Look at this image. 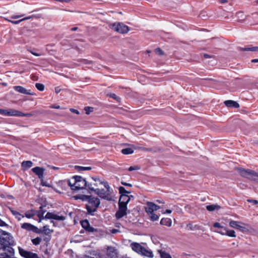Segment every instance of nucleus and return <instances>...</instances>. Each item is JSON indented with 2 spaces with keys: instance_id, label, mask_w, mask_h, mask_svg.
Instances as JSON below:
<instances>
[{
  "instance_id": "nucleus-38",
  "label": "nucleus",
  "mask_w": 258,
  "mask_h": 258,
  "mask_svg": "<svg viewBox=\"0 0 258 258\" xmlns=\"http://www.w3.org/2000/svg\"><path fill=\"white\" fill-rule=\"evenodd\" d=\"M36 88L39 91H42L44 89V86L42 84L36 83L35 84Z\"/></svg>"
},
{
  "instance_id": "nucleus-64",
  "label": "nucleus",
  "mask_w": 258,
  "mask_h": 258,
  "mask_svg": "<svg viewBox=\"0 0 258 258\" xmlns=\"http://www.w3.org/2000/svg\"><path fill=\"white\" fill-rule=\"evenodd\" d=\"M252 62H258V59H254L251 60Z\"/></svg>"
},
{
  "instance_id": "nucleus-22",
  "label": "nucleus",
  "mask_w": 258,
  "mask_h": 258,
  "mask_svg": "<svg viewBox=\"0 0 258 258\" xmlns=\"http://www.w3.org/2000/svg\"><path fill=\"white\" fill-rule=\"evenodd\" d=\"M160 224L162 225L170 227L171 226L172 221L169 218H162L160 221Z\"/></svg>"
},
{
  "instance_id": "nucleus-13",
  "label": "nucleus",
  "mask_w": 258,
  "mask_h": 258,
  "mask_svg": "<svg viewBox=\"0 0 258 258\" xmlns=\"http://www.w3.org/2000/svg\"><path fill=\"white\" fill-rule=\"evenodd\" d=\"M160 208V207L152 202H148L145 207V211L148 214L153 213Z\"/></svg>"
},
{
  "instance_id": "nucleus-41",
  "label": "nucleus",
  "mask_w": 258,
  "mask_h": 258,
  "mask_svg": "<svg viewBox=\"0 0 258 258\" xmlns=\"http://www.w3.org/2000/svg\"><path fill=\"white\" fill-rule=\"evenodd\" d=\"M54 214L53 213L48 212L45 216L44 219H52Z\"/></svg>"
},
{
  "instance_id": "nucleus-42",
  "label": "nucleus",
  "mask_w": 258,
  "mask_h": 258,
  "mask_svg": "<svg viewBox=\"0 0 258 258\" xmlns=\"http://www.w3.org/2000/svg\"><path fill=\"white\" fill-rule=\"evenodd\" d=\"M84 110L87 114H89L90 112L93 111V108L91 107H85Z\"/></svg>"
},
{
  "instance_id": "nucleus-40",
  "label": "nucleus",
  "mask_w": 258,
  "mask_h": 258,
  "mask_svg": "<svg viewBox=\"0 0 258 258\" xmlns=\"http://www.w3.org/2000/svg\"><path fill=\"white\" fill-rule=\"evenodd\" d=\"M76 168L78 169L79 171L89 170L91 169L90 167L77 166Z\"/></svg>"
},
{
  "instance_id": "nucleus-52",
  "label": "nucleus",
  "mask_w": 258,
  "mask_h": 258,
  "mask_svg": "<svg viewBox=\"0 0 258 258\" xmlns=\"http://www.w3.org/2000/svg\"><path fill=\"white\" fill-rule=\"evenodd\" d=\"M33 216V214H31L29 212H27L25 213V216L28 218H30L32 217Z\"/></svg>"
},
{
  "instance_id": "nucleus-16",
  "label": "nucleus",
  "mask_w": 258,
  "mask_h": 258,
  "mask_svg": "<svg viewBox=\"0 0 258 258\" xmlns=\"http://www.w3.org/2000/svg\"><path fill=\"white\" fill-rule=\"evenodd\" d=\"M14 89L22 94L33 95L34 93L31 92L30 90H27L21 86H15L13 87Z\"/></svg>"
},
{
  "instance_id": "nucleus-28",
  "label": "nucleus",
  "mask_w": 258,
  "mask_h": 258,
  "mask_svg": "<svg viewBox=\"0 0 258 258\" xmlns=\"http://www.w3.org/2000/svg\"><path fill=\"white\" fill-rule=\"evenodd\" d=\"M239 49L241 51H258V47L255 46L251 47L240 48Z\"/></svg>"
},
{
  "instance_id": "nucleus-43",
  "label": "nucleus",
  "mask_w": 258,
  "mask_h": 258,
  "mask_svg": "<svg viewBox=\"0 0 258 258\" xmlns=\"http://www.w3.org/2000/svg\"><path fill=\"white\" fill-rule=\"evenodd\" d=\"M155 52L158 55H164L163 51L160 48H157L155 49Z\"/></svg>"
},
{
  "instance_id": "nucleus-48",
  "label": "nucleus",
  "mask_w": 258,
  "mask_h": 258,
  "mask_svg": "<svg viewBox=\"0 0 258 258\" xmlns=\"http://www.w3.org/2000/svg\"><path fill=\"white\" fill-rule=\"evenodd\" d=\"M247 201L249 203H252L253 205H256L258 204V201L255 200L248 199Z\"/></svg>"
},
{
  "instance_id": "nucleus-60",
  "label": "nucleus",
  "mask_w": 258,
  "mask_h": 258,
  "mask_svg": "<svg viewBox=\"0 0 258 258\" xmlns=\"http://www.w3.org/2000/svg\"><path fill=\"white\" fill-rule=\"evenodd\" d=\"M84 258H100V257L99 255L96 256V257H94L86 255L84 257Z\"/></svg>"
},
{
  "instance_id": "nucleus-53",
  "label": "nucleus",
  "mask_w": 258,
  "mask_h": 258,
  "mask_svg": "<svg viewBox=\"0 0 258 258\" xmlns=\"http://www.w3.org/2000/svg\"><path fill=\"white\" fill-rule=\"evenodd\" d=\"M50 108H55V109H60V108H61L60 106L59 105H51L50 106Z\"/></svg>"
},
{
  "instance_id": "nucleus-47",
  "label": "nucleus",
  "mask_w": 258,
  "mask_h": 258,
  "mask_svg": "<svg viewBox=\"0 0 258 258\" xmlns=\"http://www.w3.org/2000/svg\"><path fill=\"white\" fill-rule=\"evenodd\" d=\"M213 226L215 228H218L219 229L222 228L223 226H221V224L218 222H215L213 224Z\"/></svg>"
},
{
  "instance_id": "nucleus-10",
  "label": "nucleus",
  "mask_w": 258,
  "mask_h": 258,
  "mask_svg": "<svg viewBox=\"0 0 258 258\" xmlns=\"http://www.w3.org/2000/svg\"><path fill=\"white\" fill-rule=\"evenodd\" d=\"M105 188L106 189H99V188H98L97 190L94 192L101 198L106 199L107 200H110L111 199L110 197V187L108 188Z\"/></svg>"
},
{
  "instance_id": "nucleus-35",
  "label": "nucleus",
  "mask_w": 258,
  "mask_h": 258,
  "mask_svg": "<svg viewBox=\"0 0 258 258\" xmlns=\"http://www.w3.org/2000/svg\"><path fill=\"white\" fill-rule=\"evenodd\" d=\"M151 218V219L154 221H157L159 219V216L155 214V213H150L149 214H148Z\"/></svg>"
},
{
  "instance_id": "nucleus-62",
  "label": "nucleus",
  "mask_w": 258,
  "mask_h": 258,
  "mask_svg": "<svg viewBox=\"0 0 258 258\" xmlns=\"http://www.w3.org/2000/svg\"><path fill=\"white\" fill-rule=\"evenodd\" d=\"M171 213V210H166L165 213H167V214H170Z\"/></svg>"
},
{
  "instance_id": "nucleus-50",
  "label": "nucleus",
  "mask_w": 258,
  "mask_h": 258,
  "mask_svg": "<svg viewBox=\"0 0 258 258\" xmlns=\"http://www.w3.org/2000/svg\"><path fill=\"white\" fill-rule=\"evenodd\" d=\"M86 230H87L89 232H93L95 230V229L94 228L90 226V225H89V227L87 228H86Z\"/></svg>"
},
{
  "instance_id": "nucleus-55",
  "label": "nucleus",
  "mask_w": 258,
  "mask_h": 258,
  "mask_svg": "<svg viewBox=\"0 0 258 258\" xmlns=\"http://www.w3.org/2000/svg\"><path fill=\"white\" fill-rule=\"evenodd\" d=\"M61 91V89L59 87L55 88V92L56 94L59 93Z\"/></svg>"
},
{
  "instance_id": "nucleus-6",
  "label": "nucleus",
  "mask_w": 258,
  "mask_h": 258,
  "mask_svg": "<svg viewBox=\"0 0 258 258\" xmlns=\"http://www.w3.org/2000/svg\"><path fill=\"white\" fill-rule=\"evenodd\" d=\"M238 170L240 175L243 177L251 180H256L258 179V172L252 170L243 168H239Z\"/></svg>"
},
{
  "instance_id": "nucleus-26",
  "label": "nucleus",
  "mask_w": 258,
  "mask_h": 258,
  "mask_svg": "<svg viewBox=\"0 0 258 258\" xmlns=\"http://www.w3.org/2000/svg\"><path fill=\"white\" fill-rule=\"evenodd\" d=\"M220 207L218 205H211L207 206L206 209L209 211H213L215 210H219Z\"/></svg>"
},
{
  "instance_id": "nucleus-27",
  "label": "nucleus",
  "mask_w": 258,
  "mask_h": 258,
  "mask_svg": "<svg viewBox=\"0 0 258 258\" xmlns=\"http://www.w3.org/2000/svg\"><path fill=\"white\" fill-rule=\"evenodd\" d=\"M157 251L160 253L161 258H172L171 255L161 249H158Z\"/></svg>"
},
{
  "instance_id": "nucleus-9",
  "label": "nucleus",
  "mask_w": 258,
  "mask_h": 258,
  "mask_svg": "<svg viewBox=\"0 0 258 258\" xmlns=\"http://www.w3.org/2000/svg\"><path fill=\"white\" fill-rule=\"evenodd\" d=\"M229 225L231 227L238 229L242 232H245L248 231L247 225L240 222L231 220L229 222Z\"/></svg>"
},
{
  "instance_id": "nucleus-24",
  "label": "nucleus",
  "mask_w": 258,
  "mask_h": 258,
  "mask_svg": "<svg viewBox=\"0 0 258 258\" xmlns=\"http://www.w3.org/2000/svg\"><path fill=\"white\" fill-rule=\"evenodd\" d=\"M187 227H188L190 230H201V226L199 225H193L191 223H189L186 225Z\"/></svg>"
},
{
  "instance_id": "nucleus-31",
  "label": "nucleus",
  "mask_w": 258,
  "mask_h": 258,
  "mask_svg": "<svg viewBox=\"0 0 258 258\" xmlns=\"http://www.w3.org/2000/svg\"><path fill=\"white\" fill-rule=\"evenodd\" d=\"M133 152H134V151L131 148H125V149H123L121 150V153L124 155L131 154H132Z\"/></svg>"
},
{
  "instance_id": "nucleus-32",
  "label": "nucleus",
  "mask_w": 258,
  "mask_h": 258,
  "mask_svg": "<svg viewBox=\"0 0 258 258\" xmlns=\"http://www.w3.org/2000/svg\"><path fill=\"white\" fill-rule=\"evenodd\" d=\"M12 214L15 216V217L19 220H21V218H23L24 216L20 214L19 212L16 211L11 210Z\"/></svg>"
},
{
  "instance_id": "nucleus-39",
  "label": "nucleus",
  "mask_w": 258,
  "mask_h": 258,
  "mask_svg": "<svg viewBox=\"0 0 258 258\" xmlns=\"http://www.w3.org/2000/svg\"><path fill=\"white\" fill-rule=\"evenodd\" d=\"M81 224L82 227L85 229H86V228H87L90 225L88 221L87 220L83 221Z\"/></svg>"
},
{
  "instance_id": "nucleus-8",
  "label": "nucleus",
  "mask_w": 258,
  "mask_h": 258,
  "mask_svg": "<svg viewBox=\"0 0 258 258\" xmlns=\"http://www.w3.org/2000/svg\"><path fill=\"white\" fill-rule=\"evenodd\" d=\"M110 28L121 34L127 33L130 31L129 27L122 23H114L110 26Z\"/></svg>"
},
{
  "instance_id": "nucleus-51",
  "label": "nucleus",
  "mask_w": 258,
  "mask_h": 258,
  "mask_svg": "<svg viewBox=\"0 0 258 258\" xmlns=\"http://www.w3.org/2000/svg\"><path fill=\"white\" fill-rule=\"evenodd\" d=\"M121 183L122 185H124V186H130V187L132 186V185L131 184L125 182L124 181H121Z\"/></svg>"
},
{
  "instance_id": "nucleus-1",
  "label": "nucleus",
  "mask_w": 258,
  "mask_h": 258,
  "mask_svg": "<svg viewBox=\"0 0 258 258\" xmlns=\"http://www.w3.org/2000/svg\"><path fill=\"white\" fill-rule=\"evenodd\" d=\"M68 184L73 190L85 188L88 185L86 180L81 176H74L72 180H68Z\"/></svg>"
},
{
  "instance_id": "nucleus-11",
  "label": "nucleus",
  "mask_w": 258,
  "mask_h": 258,
  "mask_svg": "<svg viewBox=\"0 0 258 258\" xmlns=\"http://www.w3.org/2000/svg\"><path fill=\"white\" fill-rule=\"evenodd\" d=\"M20 254L25 258H39L36 253L26 250L21 247H18Z\"/></svg>"
},
{
  "instance_id": "nucleus-3",
  "label": "nucleus",
  "mask_w": 258,
  "mask_h": 258,
  "mask_svg": "<svg viewBox=\"0 0 258 258\" xmlns=\"http://www.w3.org/2000/svg\"><path fill=\"white\" fill-rule=\"evenodd\" d=\"M131 247L134 251L140 254L150 258H153L154 256V254L151 250L146 248L139 243L133 242L131 244Z\"/></svg>"
},
{
  "instance_id": "nucleus-15",
  "label": "nucleus",
  "mask_w": 258,
  "mask_h": 258,
  "mask_svg": "<svg viewBox=\"0 0 258 258\" xmlns=\"http://www.w3.org/2000/svg\"><path fill=\"white\" fill-rule=\"evenodd\" d=\"M127 206L119 205V210L116 212L115 216L117 219H120L126 214Z\"/></svg>"
},
{
  "instance_id": "nucleus-19",
  "label": "nucleus",
  "mask_w": 258,
  "mask_h": 258,
  "mask_svg": "<svg viewBox=\"0 0 258 258\" xmlns=\"http://www.w3.org/2000/svg\"><path fill=\"white\" fill-rule=\"evenodd\" d=\"M32 170L40 179H42L43 178L44 170L43 168L36 167L32 168Z\"/></svg>"
},
{
  "instance_id": "nucleus-2",
  "label": "nucleus",
  "mask_w": 258,
  "mask_h": 258,
  "mask_svg": "<svg viewBox=\"0 0 258 258\" xmlns=\"http://www.w3.org/2000/svg\"><path fill=\"white\" fill-rule=\"evenodd\" d=\"M86 199L88 202L86 206L87 212L89 214L93 215L97 208L99 207L100 202L98 198L91 196H86Z\"/></svg>"
},
{
  "instance_id": "nucleus-21",
  "label": "nucleus",
  "mask_w": 258,
  "mask_h": 258,
  "mask_svg": "<svg viewBox=\"0 0 258 258\" xmlns=\"http://www.w3.org/2000/svg\"><path fill=\"white\" fill-rule=\"evenodd\" d=\"M33 165V163L31 161H25L22 162L21 166L23 170H26Z\"/></svg>"
},
{
  "instance_id": "nucleus-57",
  "label": "nucleus",
  "mask_w": 258,
  "mask_h": 258,
  "mask_svg": "<svg viewBox=\"0 0 258 258\" xmlns=\"http://www.w3.org/2000/svg\"><path fill=\"white\" fill-rule=\"evenodd\" d=\"M111 231V233H112V234H115V233H117V232H119V230H117V229H112Z\"/></svg>"
},
{
  "instance_id": "nucleus-36",
  "label": "nucleus",
  "mask_w": 258,
  "mask_h": 258,
  "mask_svg": "<svg viewBox=\"0 0 258 258\" xmlns=\"http://www.w3.org/2000/svg\"><path fill=\"white\" fill-rule=\"evenodd\" d=\"M224 229H225L226 230H228L227 228L223 226L222 228H221V229H220L216 231V232L222 235H225L226 234V232Z\"/></svg>"
},
{
  "instance_id": "nucleus-29",
  "label": "nucleus",
  "mask_w": 258,
  "mask_h": 258,
  "mask_svg": "<svg viewBox=\"0 0 258 258\" xmlns=\"http://www.w3.org/2000/svg\"><path fill=\"white\" fill-rule=\"evenodd\" d=\"M33 115V114L32 113H23L19 111L16 110V116H27L30 117Z\"/></svg>"
},
{
  "instance_id": "nucleus-61",
  "label": "nucleus",
  "mask_w": 258,
  "mask_h": 258,
  "mask_svg": "<svg viewBox=\"0 0 258 258\" xmlns=\"http://www.w3.org/2000/svg\"><path fill=\"white\" fill-rule=\"evenodd\" d=\"M32 18V16H29V17H25V18H23L22 20H23V21L24 20H28V19H30Z\"/></svg>"
},
{
  "instance_id": "nucleus-58",
  "label": "nucleus",
  "mask_w": 258,
  "mask_h": 258,
  "mask_svg": "<svg viewBox=\"0 0 258 258\" xmlns=\"http://www.w3.org/2000/svg\"><path fill=\"white\" fill-rule=\"evenodd\" d=\"M30 52L32 54H33V55H35V56H40V54L37 53H36V52H33V51H30Z\"/></svg>"
},
{
  "instance_id": "nucleus-25",
  "label": "nucleus",
  "mask_w": 258,
  "mask_h": 258,
  "mask_svg": "<svg viewBox=\"0 0 258 258\" xmlns=\"http://www.w3.org/2000/svg\"><path fill=\"white\" fill-rule=\"evenodd\" d=\"M42 232H43L45 235H48L53 232V230L50 229L47 225L44 226L43 227Z\"/></svg>"
},
{
  "instance_id": "nucleus-17",
  "label": "nucleus",
  "mask_w": 258,
  "mask_h": 258,
  "mask_svg": "<svg viewBox=\"0 0 258 258\" xmlns=\"http://www.w3.org/2000/svg\"><path fill=\"white\" fill-rule=\"evenodd\" d=\"M130 200V197L127 195H120L118 205H124L127 206V203Z\"/></svg>"
},
{
  "instance_id": "nucleus-46",
  "label": "nucleus",
  "mask_w": 258,
  "mask_h": 258,
  "mask_svg": "<svg viewBox=\"0 0 258 258\" xmlns=\"http://www.w3.org/2000/svg\"><path fill=\"white\" fill-rule=\"evenodd\" d=\"M110 96L111 98H113L114 99L116 100V101H117L118 102L120 101V100L121 99L119 97L117 96L115 94H111L110 95Z\"/></svg>"
},
{
  "instance_id": "nucleus-37",
  "label": "nucleus",
  "mask_w": 258,
  "mask_h": 258,
  "mask_svg": "<svg viewBox=\"0 0 258 258\" xmlns=\"http://www.w3.org/2000/svg\"><path fill=\"white\" fill-rule=\"evenodd\" d=\"M41 241V238L38 237L32 240V243L35 245L39 244Z\"/></svg>"
},
{
  "instance_id": "nucleus-14",
  "label": "nucleus",
  "mask_w": 258,
  "mask_h": 258,
  "mask_svg": "<svg viewBox=\"0 0 258 258\" xmlns=\"http://www.w3.org/2000/svg\"><path fill=\"white\" fill-rule=\"evenodd\" d=\"M106 254L109 258H118L117 250L114 247H107Z\"/></svg>"
},
{
  "instance_id": "nucleus-63",
  "label": "nucleus",
  "mask_w": 258,
  "mask_h": 258,
  "mask_svg": "<svg viewBox=\"0 0 258 258\" xmlns=\"http://www.w3.org/2000/svg\"><path fill=\"white\" fill-rule=\"evenodd\" d=\"M78 29L77 27H73L71 28V30L72 31H76Z\"/></svg>"
},
{
  "instance_id": "nucleus-33",
  "label": "nucleus",
  "mask_w": 258,
  "mask_h": 258,
  "mask_svg": "<svg viewBox=\"0 0 258 258\" xmlns=\"http://www.w3.org/2000/svg\"><path fill=\"white\" fill-rule=\"evenodd\" d=\"M119 192L121 194V195H127V194H130L131 192L127 191L124 187L122 186H120L118 188Z\"/></svg>"
},
{
  "instance_id": "nucleus-54",
  "label": "nucleus",
  "mask_w": 258,
  "mask_h": 258,
  "mask_svg": "<svg viewBox=\"0 0 258 258\" xmlns=\"http://www.w3.org/2000/svg\"><path fill=\"white\" fill-rule=\"evenodd\" d=\"M70 110H71V112H72L73 113H75L76 114H79V111L76 110V109H73V108H71V109H70Z\"/></svg>"
},
{
  "instance_id": "nucleus-7",
  "label": "nucleus",
  "mask_w": 258,
  "mask_h": 258,
  "mask_svg": "<svg viewBox=\"0 0 258 258\" xmlns=\"http://www.w3.org/2000/svg\"><path fill=\"white\" fill-rule=\"evenodd\" d=\"M14 250L11 246H6L0 243V258H11Z\"/></svg>"
},
{
  "instance_id": "nucleus-49",
  "label": "nucleus",
  "mask_w": 258,
  "mask_h": 258,
  "mask_svg": "<svg viewBox=\"0 0 258 258\" xmlns=\"http://www.w3.org/2000/svg\"><path fill=\"white\" fill-rule=\"evenodd\" d=\"M7 20L8 21H9V22H10L14 24H18L21 22L23 21V20H18V21H12V20H8V19H7Z\"/></svg>"
},
{
  "instance_id": "nucleus-56",
  "label": "nucleus",
  "mask_w": 258,
  "mask_h": 258,
  "mask_svg": "<svg viewBox=\"0 0 258 258\" xmlns=\"http://www.w3.org/2000/svg\"><path fill=\"white\" fill-rule=\"evenodd\" d=\"M23 15H15V16H13L11 17V18L12 19H18V18H19L21 17H22Z\"/></svg>"
},
{
  "instance_id": "nucleus-18",
  "label": "nucleus",
  "mask_w": 258,
  "mask_h": 258,
  "mask_svg": "<svg viewBox=\"0 0 258 258\" xmlns=\"http://www.w3.org/2000/svg\"><path fill=\"white\" fill-rule=\"evenodd\" d=\"M16 110L0 109V114L6 116H16Z\"/></svg>"
},
{
  "instance_id": "nucleus-34",
  "label": "nucleus",
  "mask_w": 258,
  "mask_h": 258,
  "mask_svg": "<svg viewBox=\"0 0 258 258\" xmlns=\"http://www.w3.org/2000/svg\"><path fill=\"white\" fill-rule=\"evenodd\" d=\"M52 219H54L58 221H63L66 219V217L62 216H59L56 214L54 215Z\"/></svg>"
},
{
  "instance_id": "nucleus-59",
  "label": "nucleus",
  "mask_w": 258,
  "mask_h": 258,
  "mask_svg": "<svg viewBox=\"0 0 258 258\" xmlns=\"http://www.w3.org/2000/svg\"><path fill=\"white\" fill-rule=\"evenodd\" d=\"M6 225L5 223L0 219V226H4Z\"/></svg>"
},
{
  "instance_id": "nucleus-4",
  "label": "nucleus",
  "mask_w": 258,
  "mask_h": 258,
  "mask_svg": "<svg viewBox=\"0 0 258 258\" xmlns=\"http://www.w3.org/2000/svg\"><path fill=\"white\" fill-rule=\"evenodd\" d=\"M101 185H103L105 188L109 187V185L106 181L102 180L97 177H92L89 181L88 186L90 190L94 192Z\"/></svg>"
},
{
  "instance_id": "nucleus-5",
  "label": "nucleus",
  "mask_w": 258,
  "mask_h": 258,
  "mask_svg": "<svg viewBox=\"0 0 258 258\" xmlns=\"http://www.w3.org/2000/svg\"><path fill=\"white\" fill-rule=\"evenodd\" d=\"M0 243L6 246H11L14 245V240L10 233L2 231L0 233Z\"/></svg>"
},
{
  "instance_id": "nucleus-12",
  "label": "nucleus",
  "mask_w": 258,
  "mask_h": 258,
  "mask_svg": "<svg viewBox=\"0 0 258 258\" xmlns=\"http://www.w3.org/2000/svg\"><path fill=\"white\" fill-rule=\"evenodd\" d=\"M22 228L25 229L27 231H32L37 233H41L42 230L38 229L37 227L28 223H24L21 225Z\"/></svg>"
},
{
  "instance_id": "nucleus-23",
  "label": "nucleus",
  "mask_w": 258,
  "mask_h": 258,
  "mask_svg": "<svg viewBox=\"0 0 258 258\" xmlns=\"http://www.w3.org/2000/svg\"><path fill=\"white\" fill-rule=\"evenodd\" d=\"M42 206L40 207V210L38 211L37 216L39 218V222H40L42 219H44V214L46 212V210L42 209Z\"/></svg>"
},
{
  "instance_id": "nucleus-45",
  "label": "nucleus",
  "mask_w": 258,
  "mask_h": 258,
  "mask_svg": "<svg viewBox=\"0 0 258 258\" xmlns=\"http://www.w3.org/2000/svg\"><path fill=\"white\" fill-rule=\"evenodd\" d=\"M80 62H81L84 64H91L92 61L91 60H88L85 59H82L79 60Z\"/></svg>"
},
{
  "instance_id": "nucleus-20",
  "label": "nucleus",
  "mask_w": 258,
  "mask_h": 258,
  "mask_svg": "<svg viewBox=\"0 0 258 258\" xmlns=\"http://www.w3.org/2000/svg\"><path fill=\"white\" fill-rule=\"evenodd\" d=\"M224 104L225 105L229 107H234L235 108H237L239 107V104L234 101L233 100H227L224 101Z\"/></svg>"
},
{
  "instance_id": "nucleus-44",
  "label": "nucleus",
  "mask_w": 258,
  "mask_h": 258,
  "mask_svg": "<svg viewBox=\"0 0 258 258\" xmlns=\"http://www.w3.org/2000/svg\"><path fill=\"white\" fill-rule=\"evenodd\" d=\"M140 169V168L139 166H131L130 167H129L128 170L130 171H133V170H139Z\"/></svg>"
},
{
  "instance_id": "nucleus-30",
  "label": "nucleus",
  "mask_w": 258,
  "mask_h": 258,
  "mask_svg": "<svg viewBox=\"0 0 258 258\" xmlns=\"http://www.w3.org/2000/svg\"><path fill=\"white\" fill-rule=\"evenodd\" d=\"M226 232V234L225 235H227L229 237H236V234H235V232L234 230H226L225 229H224Z\"/></svg>"
}]
</instances>
